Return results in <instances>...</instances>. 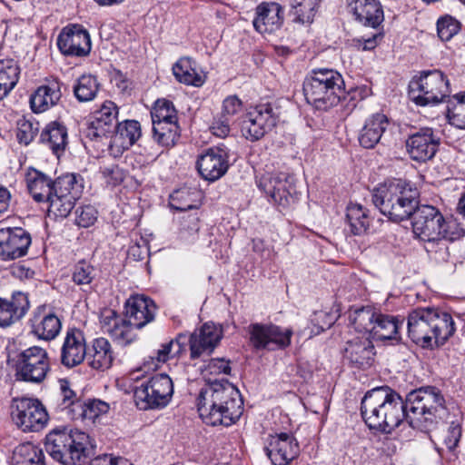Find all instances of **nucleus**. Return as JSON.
Segmentation results:
<instances>
[{
  "label": "nucleus",
  "instance_id": "obj_2",
  "mask_svg": "<svg viewBox=\"0 0 465 465\" xmlns=\"http://www.w3.org/2000/svg\"><path fill=\"white\" fill-rule=\"evenodd\" d=\"M197 410L205 423L228 427L242 416L243 402L233 384L228 381H214L201 389Z\"/></svg>",
  "mask_w": 465,
  "mask_h": 465
},
{
  "label": "nucleus",
  "instance_id": "obj_33",
  "mask_svg": "<svg viewBox=\"0 0 465 465\" xmlns=\"http://www.w3.org/2000/svg\"><path fill=\"white\" fill-rule=\"evenodd\" d=\"M173 73L175 79L186 85L196 87L205 83V75L199 71L197 63L190 57L180 58L173 66Z\"/></svg>",
  "mask_w": 465,
  "mask_h": 465
},
{
  "label": "nucleus",
  "instance_id": "obj_8",
  "mask_svg": "<svg viewBox=\"0 0 465 465\" xmlns=\"http://www.w3.org/2000/svg\"><path fill=\"white\" fill-rule=\"evenodd\" d=\"M340 73L332 69L319 68L312 71L303 83V93L308 104L317 110L326 111L351 96L343 88Z\"/></svg>",
  "mask_w": 465,
  "mask_h": 465
},
{
  "label": "nucleus",
  "instance_id": "obj_39",
  "mask_svg": "<svg viewBox=\"0 0 465 465\" xmlns=\"http://www.w3.org/2000/svg\"><path fill=\"white\" fill-rule=\"evenodd\" d=\"M346 218L350 232L353 235H363L369 232L371 219L369 210L361 204H350L347 207Z\"/></svg>",
  "mask_w": 465,
  "mask_h": 465
},
{
  "label": "nucleus",
  "instance_id": "obj_55",
  "mask_svg": "<svg viewBox=\"0 0 465 465\" xmlns=\"http://www.w3.org/2000/svg\"><path fill=\"white\" fill-rule=\"evenodd\" d=\"M242 107L243 104L237 95H228L223 101L221 114L233 121V117L242 111Z\"/></svg>",
  "mask_w": 465,
  "mask_h": 465
},
{
  "label": "nucleus",
  "instance_id": "obj_54",
  "mask_svg": "<svg viewBox=\"0 0 465 465\" xmlns=\"http://www.w3.org/2000/svg\"><path fill=\"white\" fill-rule=\"evenodd\" d=\"M94 268L85 261L77 262L73 272V281L77 285L89 284L93 278Z\"/></svg>",
  "mask_w": 465,
  "mask_h": 465
},
{
  "label": "nucleus",
  "instance_id": "obj_56",
  "mask_svg": "<svg viewBox=\"0 0 465 465\" xmlns=\"http://www.w3.org/2000/svg\"><path fill=\"white\" fill-rule=\"evenodd\" d=\"M101 328L104 332L111 335L112 338L116 337V310L112 308H104L100 314Z\"/></svg>",
  "mask_w": 465,
  "mask_h": 465
},
{
  "label": "nucleus",
  "instance_id": "obj_42",
  "mask_svg": "<svg viewBox=\"0 0 465 465\" xmlns=\"http://www.w3.org/2000/svg\"><path fill=\"white\" fill-rule=\"evenodd\" d=\"M378 312L371 307L358 308L350 313L349 321L356 331L371 336Z\"/></svg>",
  "mask_w": 465,
  "mask_h": 465
},
{
  "label": "nucleus",
  "instance_id": "obj_19",
  "mask_svg": "<svg viewBox=\"0 0 465 465\" xmlns=\"http://www.w3.org/2000/svg\"><path fill=\"white\" fill-rule=\"evenodd\" d=\"M31 242V234L21 227L0 229V259L13 261L25 256Z\"/></svg>",
  "mask_w": 465,
  "mask_h": 465
},
{
  "label": "nucleus",
  "instance_id": "obj_53",
  "mask_svg": "<svg viewBox=\"0 0 465 465\" xmlns=\"http://www.w3.org/2000/svg\"><path fill=\"white\" fill-rule=\"evenodd\" d=\"M16 137L20 143L28 145L35 138L38 132V126H35L33 123L27 120L18 122ZM38 125V124H35Z\"/></svg>",
  "mask_w": 465,
  "mask_h": 465
},
{
  "label": "nucleus",
  "instance_id": "obj_43",
  "mask_svg": "<svg viewBox=\"0 0 465 465\" xmlns=\"http://www.w3.org/2000/svg\"><path fill=\"white\" fill-rule=\"evenodd\" d=\"M180 136L178 123L153 124V140L163 147L173 146Z\"/></svg>",
  "mask_w": 465,
  "mask_h": 465
},
{
  "label": "nucleus",
  "instance_id": "obj_1",
  "mask_svg": "<svg viewBox=\"0 0 465 465\" xmlns=\"http://www.w3.org/2000/svg\"><path fill=\"white\" fill-rule=\"evenodd\" d=\"M29 193L36 203H48L49 212L65 218L82 193V184L74 173H65L53 180L45 173L29 168L25 175Z\"/></svg>",
  "mask_w": 465,
  "mask_h": 465
},
{
  "label": "nucleus",
  "instance_id": "obj_51",
  "mask_svg": "<svg viewBox=\"0 0 465 465\" xmlns=\"http://www.w3.org/2000/svg\"><path fill=\"white\" fill-rule=\"evenodd\" d=\"M60 391L62 397L61 405L64 409H68V413L71 414V418L74 419L76 414V407L75 403H82L80 400L77 399L75 392L71 390L70 382L67 380H60Z\"/></svg>",
  "mask_w": 465,
  "mask_h": 465
},
{
  "label": "nucleus",
  "instance_id": "obj_10",
  "mask_svg": "<svg viewBox=\"0 0 465 465\" xmlns=\"http://www.w3.org/2000/svg\"><path fill=\"white\" fill-rule=\"evenodd\" d=\"M173 394V383L165 373L156 374L134 389V399L140 410L162 409Z\"/></svg>",
  "mask_w": 465,
  "mask_h": 465
},
{
  "label": "nucleus",
  "instance_id": "obj_37",
  "mask_svg": "<svg viewBox=\"0 0 465 465\" xmlns=\"http://www.w3.org/2000/svg\"><path fill=\"white\" fill-rule=\"evenodd\" d=\"M61 98L58 84L43 85L30 97V105L34 113H42L54 106Z\"/></svg>",
  "mask_w": 465,
  "mask_h": 465
},
{
  "label": "nucleus",
  "instance_id": "obj_6",
  "mask_svg": "<svg viewBox=\"0 0 465 465\" xmlns=\"http://www.w3.org/2000/svg\"><path fill=\"white\" fill-rule=\"evenodd\" d=\"M407 422L416 430L428 432L447 414L445 400L436 387L414 390L406 396Z\"/></svg>",
  "mask_w": 465,
  "mask_h": 465
},
{
  "label": "nucleus",
  "instance_id": "obj_49",
  "mask_svg": "<svg viewBox=\"0 0 465 465\" xmlns=\"http://www.w3.org/2000/svg\"><path fill=\"white\" fill-rule=\"evenodd\" d=\"M445 427L441 435V443L446 447L447 451L457 456L456 448L461 438V426L459 422L451 421Z\"/></svg>",
  "mask_w": 465,
  "mask_h": 465
},
{
  "label": "nucleus",
  "instance_id": "obj_25",
  "mask_svg": "<svg viewBox=\"0 0 465 465\" xmlns=\"http://www.w3.org/2000/svg\"><path fill=\"white\" fill-rule=\"evenodd\" d=\"M264 450L272 465L289 464L300 450L296 440L288 433L270 435Z\"/></svg>",
  "mask_w": 465,
  "mask_h": 465
},
{
  "label": "nucleus",
  "instance_id": "obj_60",
  "mask_svg": "<svg viewBox=\"0 0 465 465\" xmlns=\"http://www.w3.org/2000/svg\"><path fill=\"white\" fill-rule=\"evenodd\" d=\"M199 217L197 213L183 214L180 218L181 232L193 235L199 231Z\"/></svg>",
  "mask_w": 465,
  "mask_h": 465
},
{
  "label": "nucleus",
  "instance_id": "obj_61",
  "mask_svg": "<svg viewBox=\"0 0 465 465\" xmlns=\"http://www.w3.org/2000/svg\"><path fill=\"white\" fill-rule=\"evenodd\" d=\"M252 251L259 255L262 261H271L275 255L273 247L268 245L260 238L252 240Z\"/></svg>",
  "mask_w": 465,
  "mask_h": 465
},
{
  "label": "nucleus",
  "instance_id": "obj_63",
  "mask_svg": "<svg viewBox=\"0 0 465 465\" xmlns=\"http://www.w3.org/2000/svg\"><path fill=\"white\" fill-rule=\"evenodd\" d=\"M312 322L319 323L320 322H322V325L318 326V330L316 333H320L321 331H323L326 329H329L332 323H333V318L330 314H328L325 312H317L314 314V318L312 320Z\"/></svg>",
  "mask_w": 465,
  "mask_h": 465
},
{
  "label": "nucleus",
  "instance_id": "obj_64",
  "mask_svg": "<svg viewBox=\"0 0 465 465\" xmlns=\"http://www.w3.org/2000/svg\"><path fill=\"white\" fill-rule=\"evenodd\" d=\"M208 367L211 370V371H215L219 373L229 374L231 371L229 361H224L223 359L212 360Z\"/></svg>",
  "mask_w": 465,
  "mask_h": 465
},
{
  "label": "nucleus",
  "instance_id": "obj_46",
  "mask_svg": "<svg viewBox=\"0 0 465 465\" xmlns=\"http://www.w3.org/2000/svg\"><path fill=\"white\" fill-rule=\"evenodd\" d=\"M198 193L188 188H182L174 191L170 195V206L176 211L185 212L197 209L199 204L196 197Z\"/></svg>",
  "mask_w": 465,
  "mask_h": 465
},
{
  "label": "nucleus",
  "instance_id": "obj_57",
  "mask_svg": "<svg viewBox=\"0 0 465 465\" xmlns=\"http://www.w3.org/2000/svg\"><path fill=\"white\" fill-rule=\"evenodd\" d=\"M75 214L76 224L83 228L91 226L96 220V210L92 205L78 207Z\"/></svg>",
  "mask_w": 465,
  "mask_h": 465
},
{
  "label": "nucleus",
  "instance_id": "obj_14",
  "mask_svg": "<svg viewBox=\"0 0 465 465\" xmlns=\"http://www.w3.org/2000/svg\"><path fill=\"white\" fill-rule=\"evenodd\" d=\"M250 341L257 350L275 351L291 344L293 331L274 324L253 323L249 325Z\"/></svg>",
  "mask_w": 465,
  "mask_h": 465
},
{
  "label": "nucleus",
  "instance_id": "obj_36",
  "mask_svg": "<svg viewBox=\"0 0 465 465\" xmlns=\"http://www.w3.org/2000/svg\"><path fill=\"white\" fill-rule=\"evenodd\" d=\"M401 324L402 322H400L397 317L378 312L371 337L379 341H399V329Z\"/></svg>",
  "mask_w": 465,
  "mask_h": 465
},
{
  "label": "nucleus",
  "instance_id": "obj_47",
  "mask_svg": "<svg viewBox=\"0 0 465 465\" xmlns=\"http://www.w3.org/2000/svg\"><path fill=\"white\" fill-rule=\"evenodd\" d=\"M99 84L93 75H82L74 87V93L79 102L92 101L98 92Z\"/></svg>",
  "mask_w": 465,
  "mask_h": 465
},
{
  "label": "nucleus",
  "instance_id": "obj_52",
  "mask_svg": "<svg viewBox=\"0 0 465 465\" xmlns=\"http://www.w3.org/2000/svg\"><path fill=\"white\" fill-rule=\"evenodd\" d=\"M448 113L458 121L460 128H465V93L453 96V101L449 102Z\"/></svg>",
  "mask_w": 465,
  "mask_h": 465
},
{
  "label": "nucleus",
  "instance_id": "obj_7",
  "mask_svg": "<svg viewBox=\"0 0 465 465\" xmlns=\"http://www.w3.org/2000/svg\"><path fill=\"white\" fill-rule=\"evenodd\" d=\"M371 199L380 212L395 223L409 219L418 207V192L401 180L380 184Z\"/></svg>",
  "mask_w": 465,
  "mask_h": 465
},
{
  "label": "nucleus",
  "instance_id": "obj_22",
  "mask_svg": "<svg viewBox=\"0 0 465 465\" xmlns=\"http://www.w3.org/2000/svg\"><path fill=\"white\" fill-rule=\"evenodd\" d=\"M440 138L430 127H422L409 135L406 148L410 157L416 162L430 160L436 153Z\"/></svg>",
  "mask_w": 465,
  "mask_h": 465
},
{
  "label": "nucleus",
  "instance_id": "obj_20",
  "mask_svg": "<svg viewBox=\"0 0 465 465\" xmlns=\"http://www.w3.org/2000/svg\"><path fill=\"white\" fill-rule=\"evenodd\" d=\"M57 46L66 56H86L91 51L90 35L82 25H72L61 31L57 37Z\"/></svg>",
  "mask_w": 465,
  "mask_h": 465
},
{
  "label": "nucleus",
  "instance_id": "obj_28",
  "mask_svg": "<svg viewBox=\"0 0 465 465\" xmlns=\"http://www.w3.org/2000/svg\"><path fill=\"white\" fill-rule=\"evenodd\" d=\"M86 355V347L83 332L76 329L66 331L61 348V363L66 368H73L83 362Z\"/></svg>",
  "mask_w": 465,
  "mask_h": 465
},
{
  "label": "nucleus",
  "instance_id": "obj_15",
  "mask_svg": "<svg viewBox=\"0 0 465 465\" xmlns=\"http://www.w3.org/2000/svg\"><path fill=\"white\" fill-rule=\"evenodd\" d=\"M11 416L23 431H38L48 420L47 412L41 402L29 398L14 399Z\"/></svg>",
  "mask_w": 465,
  "mask_h": 465
},
{
  "label": "nucleus",
  "instance_id": "obj_45",
  "mask_svg": "<svg viewBox=\"0 0 465 465\" xmlns=\"http://www.w3.org/2000/svg\"><path fill=\"white\" fill-rule=\"evenodd\" d=\"M76 414L73 420L81 419L94 421L101 414L106 413L110 407L109 404L101 400L93 399L82 403H75Z\"/></svg>",
  "mask_w": 465,
  "mask_h": 465
},
{
  "label": "nucleus",
  "instance_id": "obj_21",
  "mask_svg": "<svg viewBox=\"0 0 465 465\" xmlns=\"http://www.w3.org/2000/svg\"><path fill=\"white\" fill-rule=\"evenodd\" d=\"M228 159L225 147L213 146L198 156L196 166L204 180L214 182L226 173L229 168Z\"/></svg>",
  "mask_w": 465,
  "mask_h": 465
},
{
  "label": "nucleus",
  "instance_id": "obj_44",
  "mask_svg": "<svg viewBox=\"0 0 465 465\" xmlns=\"http://www.w3.org/2000/svg\"><path fill=\"white\" fill-rule=\"evenodd\" d=\"M140 123L136 120H125L118 123V148L129 149L141 137Z\"/></svg>",
  "mask_w": 465,
  "mask_h": 465
},
{
  "label": "nucleus",
  "instance_id": "obj_4",
  "mask_svg": "<svg viewBox=\"0 0 465 465\" xmlns=\"http://www.w3.org/2000/svg\"><path fill=\"white\" fill-rule=\"evenodd\" d=\"M408 336L424 349L442 346L455 333L450 313L434 308H416L408 315Z\"/></svg>",
  "mask_w": 465,
  "mask_h": 465
},
{
  "label": "nucleus",
  "instance_id": "obj_59",
  "mask_svg": "<svg viewBox=\"0 0 465 465\" xmlns=\"http://www.w3.org/2000/svg\"><path fill=\"white\" fill-rule=\"evenodd\" d=\"M176 112L173 104L166 99H158L151 112L152 121L155 119L163 120L164 115L170 117V114Z\"/></svg>",
  "mask_w": 465,
  "mask_h": 465
},
{
  "label": "nucleus",
  "instance_id": "obj_17",
  "mask_svg": "<svg viewBox=\"0 0 465 465\" xmlns=\"http://www.w3.org/2000/svg\"><path fill=\"white\" fill-rule=\"evenodd\" d=\"M155 313L156 305L152 299L141 294L132 295L124 302L121 326L140 330L154 320Z\"/></svg>",
  "mask_w": 465,
  "mask_h": 465
},
{
  "label": "nucleus",
  "instance_id": "obj_12",
  "mask_svg": "<svg viewBox=\"0 0 465 465\" xmlns=\"http://www.w3.org/2000/svg\"><path fill=\"white\" fill-rule=\"evenodd\" d=\"M411 217L413 233L424 242L444 235L445 232L459 228L455 222L446 221L441 213L432 205H418Z\"/></svg>",
  "mask_w": 465,
  "mask_h": 465
},
{
  "label": "nucleus",
  "instance_id": "obj_5",
  "mask_svg": "<svg viewBox=\"0 0 465 465\" xmlns=\"http://www.w3.org/2000/svg\"><path fill=\"white\" fill-rule=\"evenodd\" d=\"M45 450L63 465H82L94 455V446L84 431L59 426L45 437Z\"/></svg>",
  "mask_w": 465,
  "mask_h": 465
},
{
  "label": "nucleus",
  "instance_id": "obj_40",
  "mask_svg": "<svg viewBox=\"0 0 465 465\" xmlns=\"http://www.w3.org/2000/svg\"><path fill=\"white\" fill-rule=\"evenodd\" d=\"M94 354L91 356L89 365L95 370L109 369L114 361L111 344L104 338L95 339L94 341Z\"/></svg>",
  "mask_w": 465,
  "mask_h": 465
},
{
  "label": "nucleus",
  "instance_id": "obj_18",
  "mask_svg": "<svg viewBox=\"0 0 465 465\" xmlns=\"http://www.w3.org/2000/svg\"><path fill=\"white\" fill-rule=\"evenodd\" d=\"M294 178L284 172L265 173L257 178V186L269 195L272 200L282 206L289 204L294 192Z\"/></svg>",
  "mask_w": 465,
  "mask_h": 465
},
{
  "label": "nucleus",
  "instance_id": "obj_31",
  "mask_svg": "<svg viewBox=\"0 0 465 465\" xmlns=\"http://www.w3.org/2000/svg\"><path fill=\"white\" fill-rule=\"evenodd\" d=\"M389 125L388 117L381 113H376L368 117L359 134L360 144L371 149L381 141L383 133Z\"/></svg>",
  "mask_w": 465,
  "mask_h": 465
},
{
  "label": "nucleus",
  "instance_id": "obj_34",
  "mask_svg": "<svg viewBox=\"0 0 465 465\" xmlns=\"http://www.w3.org/2000/svg\"><path fill=\"white\" fill-rule=\"evenodd\" d=\"M67 138L66 127L60 123L51 122L42 131L40 142L59 157L66 148Z\"/></svg>",
  "mask_w": 465,
  "mask_h": 465
},
{
  "label": "nucleus",
  "instance_id": "obj_3",
  "mask_svg": "<svg viewBox=\"0 0 465 465\" xmlns=\"http://www.w3.org/2000/svg\"><path fill=\"white\" fill-rule=\"evenodd\" d=\"M406 399L388 386L367 391L361 400V413L370 429L391 433L407 421Z\"/></svg>",
  "mask_w": 465,
  "mask_h": 465
},
{
  "label": "nucleus",
  "instance_id": "obj_35",
  "mask_svg": "<svg viewBox=\"0 0 465 465\" xmlns=\"http://www.w3.org/2000/svg\"><path fill=\"white\" fill-rule=\"evenodd\" d=\"M462 235V230L456 228L450 232H445L444 235H440L435 240L425 242L424 248L435 262H446L450 258L449 242L459 239Z\"/></svg>",
  "mask_w": 465,
  "mask_h": 465
},
{
  "label": "nucleus",
  "instance_id": "obj_29",
  "mask_svg": "<svg viewBox=\"0 0 465 465\" xmlns=\"http://www.w3.org/2000/svg\"><path fill=\"white\" fill-rule=\"evenodd\" d=\"M45 306H39L30 319L31 332L40 340L52 341L60 332L62 323L53 312L45 313Z\"/></svg>",
  "mask_w": 465,
  "mask_h": 465
},
{
  "label": "nucleus",
  "instance_id": "obj_9",
  "mask_svg": "<svg viewBox=\"0 0 465 465\" xmlns=\"http://www.w3.org/2000/svg\"><path fill=\"white\" fill-rule=\"evenodd\" d=\"M116 134V105L111 101L104 102L98 112L95 120L90 123L87 136L90 138L104 137L109 139L107 149L114 161L116 157L114 153V135ZM106 157L103 158L100 173L107 187L114 189L116 185L114 171L116 164L109 163Z\"/></svg>",
  "mask_w": 465,
  "mask_h": 465
},
{
  "label": "nucleus",
  "instance_id": "obj_50",
  "mask_svg": "<svg viewBox=\"0 0 465 465\" xmlns=\"http://www.w3.org/2000/svg\"><path fill=\"white\" fill-rule=\"evenodd\" d=\"M460 29V23L450 15H445L437 22V32L442 41L450 40Z\"/></svg>",
  "mask_w": 465,
  "mask_h": 465
},
{
  "label": "nucleus",
  "instance_id": "obj_41",
  "mask_svg": "<svg viewBox=\"0 0 465 465\" xmlns=\"http://www.w3.org/2000/svg\"><path fill=\"white\" fill-rule=\"evenodd\" d=\"M12 465H45V455L33 444H22L14 450Z\"/></svg>",
  "mask_w": 465,
  "mask_h": 465
},
{
  "label": "nucleus",
  "instance_id": "obj_58",
  "mask_svg": "<svg viewBox=\"0 0 465 465\" xmlns=\"http://www.w3.org/2000/svg\"><path fill=\"white\" fill-rule=\"evenodd\" d=\"M232 120L220 114L215 118L210 126L211 132L213 135L219 138H225L231 132V124Z\"/></svg>",
  "mask_w": 465,
  "mask_h": 465
},
{
  "label": "nucleus",
  "instance_id": "obj_30",
  "mask_svg": "<svg viewBox=\"0 0 465 465\" xmlns=\"http://www.w3.org/2000/svg\"><path fill=\"white\" fill-rule=\"evenodd\" d=\"M187 345L188 336L184 333H179L174 339L162 343L153 355L145 360L144 364L148 369H158L161 364L165 363L170 359L181 357L186 351Z\"/></svg>",
  "mask_w": 465,
  "mask_h": 465
},
{
  "label": "nucleus",
  "instance_id": "obj_13",
  "mask_svg": "<svg viewBox=\"0 0 465 465\" xmlns=\"http://www.w3.org/2000/svg\"><path fill=\"white\" fill-rule=\"evenodd\" d=\"M49 370L45 350L33 346L19 353L15 364V378L17 381L40 383L45 379Z\"/></svg>",
  "mask_w": 465,
  "mask_h": 465
},
{
  "label": "nucleus",
  "instance_id": "obj_16",
  "mask_svg": "<svg viewBox=\"0 0 465 465\" xmlns=\"http://www.w3.org/2000/svg\"><path fill=\"white\" fill-rule=\"evenodd\" d=\"M277 117L270 104H262L251 108L242 122V135L250 141H258L275 126Z\"/></svg>",
  "mask_w": 465,
  "mask_h": 465
},
{
  "label": "nucleus",
  "instance_id": "obj_62",
  "mask_svg": "<svg viewBox=\"0 0 465 465\" xmlns=\"http://www.w3.org/2000/svg\"><path fill=\"white\" fill-rule=\"evenodd\" d=\"M10 273L20 280L32 279L35 275L34 270L21 262L14 263L10 267Z\"/></svg>",
  "mask_w": 465,
  "mask_h": 465
},
{
  "label": "nucleus",
  "instance_id": "obj_38",
  "mask_svg": "<svg viewBox=\"0 0 465 465\" xmlns=\"http://www.w3.org/2000/svg\"><path fill=\"white\" fill-rule=\"evenodd\" d=\"M21 69L14 58L0 59V101L6 97L18 83Z\"/></svg>",
  "mask_w": 465,
  "mask_h": 465
},
{
  "label": "nucleus",
  "instance_id": "obj_26",
  "mask_svg": "<svg viewBox=\"0 0 465 465\" xmlns=\"http://www.w3.org/2000/svg\"><path fill=\"white\" fill-rule=\"evenodd\" d=\"M375 349L369 337H356L347 341L344 359L355 368L366 369L372 365Z\"/></svg>",
  "mask_w": 465,
  "mask_h": 465
},
{
  "label": "nucleus",
  "instance_id": "obj_32",
  "mask_svg": "<svg viewBox=\"0 0 465 465\" xmlns=\"http://www.w3.org/2000/svg\"><path fill=\"white\" fill-rule=\"evenodd\" d=\"M351 10L358 21L373 28L380 25L384 19L383 9L379 0H354Z\"/></svg>",
  "mask_w": 465,
  "mask_h": 465
},
{
  "label": "nucleus",
  "instance_id": "obj_48",
  "mask_svg": "<svg viewBox=\"0 0 465 465\" xmlns=\"http://www.w3.org/2000/svg\"><path fill=\"white\" fill-rule=\"evenodd\" d=\"M321 0H290V5L296 15L295 21L312 23Z\"/></svg>",
  "mask_w": 465,
  "mask_h": 465
},
{
  "label": "nucleus",
  "instance_id": "obj_23",
  "mask_svg": "<svg viewBox=\"0 0 465 465\" xmlns=\"http://www.w3.org/2000/svg\"><path fill=\"white\" fill-rule=\"evenodd\" d=\"M223 338V329L213 322H206L188 338L190 358L195 360L210 355Z\"/></svg>",
  "mask_w": 465,
  "mask_h": 465
},
{
  "label": "nucleus",
  "instance_id": "obj_27",
  "mask_svg": "<svg viewBox=\"0 0 465 465\" xmlns=\"http://www.w3.org/2000/svg\"><path fill=\"white\" fill-rule=\"evenodd\" d=\"M30 308L28 294L14 292L10 299L0 297V327L6 328L19 322Z\"/></svg>",
  "mask_w": 465,
  "mask_h": 465
},
{
  "label": "nucleus",
  "instance_id": "obj_11",
  "mask_svg": "<svg viewBox=\"0 0 465 465\" xmlns=\"http://www.w3.org/2000/svg\"><path fill=\"white\" fill-rule=\"evenodd\" d=\"M409 94L417 105L437 104L449 96V81L440 70L422 72L409 84Z\"/></svg>",
  "mask_w": 465,
  "mask_h": 465
},
{
  "label": "nucleus",
  "instance_id": "obj_24",
  "mask_svg": "<svg viewBox=\"0 0 465 465\" xmlns=\"http://www.w3.org/2000/svg\"><path fill=\"white\" fill-rule=\"evenodd\" d=\"M252 25L256 32L273 34L280 30L284 23V8L277 2L263 1L254 9Z\"/></svg>",
  "mask_w": 465,
  "mask_h": 465
}]
</instances>
